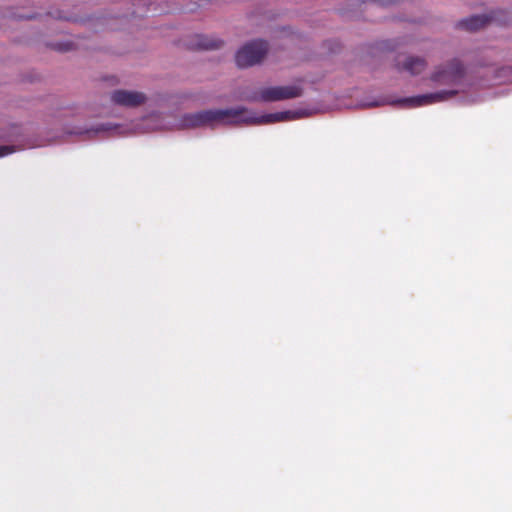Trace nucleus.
<instances>
[{
  "mask_svg": "<svg viewBox=\"0 0 512 512\" xmlns=\"http://www.w3.org/2000/svg\"><path fill=\"white\" fill-rule=\"evenodd\" d=\"M289 112H278L255 117L245 107L239 106L228 109L204 110L195 113L185 114L181 120L183 128H196L201 126H213L216 123L222 124H259L274 123L288 119Z\"/></svg>",
  "mask_w": 512,
  "mask_h": 512,
  "instance_id": "1",
  "label": "nucleus"
},
{
  "mask_svg": "<svg viewBox=\"0 0 512 512\" xmlns=\"http://www.w3.org/2000/svg\"><path fill=\"white\" fill-rule=\"evenodd\" d=\"M465 73L466 70L463 63L455 58L446 64L437 66L430 79L439 85L454 86L462 81Z\"/></svg>",
  "mask_w": 512,
  "mask_h": 512,
  "instance_id": "2",
  "label": "nucleus"
},
{
  "mask_svg": "<svg viewBox=\"0 0 512 512\" xmlns=\"http://www.w3.org/2000/svg\"><path fill=\"white\" fill-rule=\"evenodd\" d=\"M268 52V43L264 40H253L238 50L235 61L238 67L246 68L260 63Z\"/></svg>",
  "mask_w": 512,
  "mask_h": 512,
  "instance_id": "3",
  "label": "nucleus"
},
{
  "mask_svg": "<svg viewBox=\"0 0 512 512\" xmlns=\"http://www.w3.org/2000/svg\"><path fill=\"white\" fill-rule=\"evenodd\" d=\"M458 94V90H441L434 93H428L413 97H407L403 99H399L396 101L397 104L406 106V107H419L424 105H429L437 102H442L447 99H450Z\"/></svg>",
  "mask_w": 512,
  "mask_h": 512,
  "instance_id": "4",
  "label": "nucleus"
},
{
  "mask_svg": "<svg viewBox=\"0 0 512 512\" xmlns=\"http://www.w3.org/2000/svg\"><path fill=\"white\" fill-rule=\"evenodd\" d=\"M302 88L296 85L276 86L264 88L259 92V99L265 102L280 101L285 99L297 98L302 95Z\"/></svg>",
  "mask_w": 512,
  "mask_h": 512,
  "instance_id": "5",
  "label": "nucleus"
},
{
  "mask_svg": "<svg viewBox=\"0 0 512 512\" xmlns=\"http://www.w3.org/2000/svg\"><path fill=\"white\" fill-rule=\"evenodd\" d=\"M147 100L144 93L138 91L115 90L111 94V101L119 106L134 108L141 106Z\"/></svg>",
  "mask_w": 512,
  "mask_h": 512,
  "instance_id": "6",
  "label": "nucleus"
},
{
  "mask_svg": "<svg viewBox=\"0 0 512 512\" xmlns=\"http://www.w3.org/2000/svg\"><path fill=\"white\" fill-rule=\"evenodd\" d=\"M222 45L223 41L200 34L194 35L186 42V46L191 50H214Z\"/></svg>",
  "mask_w": 512,
  "mask_h": 512,
  "instance_id": "7",
  "label": "nucleus"
},
{
  "mask_svg": "<svg viewBox=\"0 0 512 512\" xmlns=\"http://www.w3.org/2000/svg\"><path fill=\"white\" fill-rule=\"evenodd\" d=\"M493 20V16L488 15H473L468 18L462 19L458 23V27L469 32H475L484 28L488 23Z\"/></svg>",
  "mask_w": 512,
  "mask_h": 512,
  "instance_id": "8",
  "label": "nucleus"
},
{
  "mask_svg": "<svg viewBox=\"0 0 512 512\" xmlns=\"http://www.w3.org/2000/svg\"><path fill=\"white\" fill-rule=\"evenodd\" d=\"M397 67L400 71H406L411 75H418L426 69L427 62L424 58L411 56L406 58L402 66L398 62Z\"/></svg>",
  "mask_w": 512,
  "mask_h": 512,
  "instance_id": "9",
  "label": "nucleus"
},
{
  "mask_svg": "<svg viewBox=\"0 0 512 512\" xmlns=\"http://www.w3.org/2000/svg\"><path fill=\"white\" fill-rule=\"evenodd\" d=\"M52 48L60 51V52H67L72 49V43L65 42V43H55L52 45Z\"/></svg>",
  "mask_w": 512,
  "mask_h": 512,
  "instance_id": "10",
  "label": "nucleus"
},
{
  "mask_svg": "<svg viewBox=\"0 0 512 512\" xmlns=\"http://www.w3.org/2000/svg\"><path fill=\"white\" fill-rule=\"evenodd\" d=\"M48 14L55 19L67 20V21L74 20L71 16H68L67 14H64L61 11L49 12Z\"/></svg>",
  "mask_w": 512,
  "mask_h": 512,
  "instance_id": "11",
  "label": "nucleus"
},
{
  "mask_svg": "<svg viewBox=\"0 0 512 512\" xmlns=\"http://www.w3.org/2000/svg\"><path fill=\"white\" fill-rule=\"evenodd\" d=\"M14 152L13 146H1L0 147V157L6 156Z\"/></svg>",
  "mask_w": 512,
  "mask_h": 512,
  "instance_id": "12",
  "label": "nucleus"
},
{
  "mask_svg": "<svg viewBox=\"0 0 512 512\" xmlns=\"http://www.w3.org/2000/svg\"><path fill=\"white\" fill-rule=\"evenodd\" d=\"M34 17H35L34 15H19L18 16L19 19H32Z\"/></svg>",
  "mask_w": 512,
  "mask_h": 512,
  "instance_id": "13",
  "label": "nucleus"
}]
</instances>
